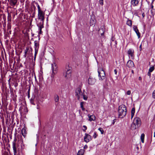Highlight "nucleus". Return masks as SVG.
<instances>
[{"mask_svg":"<svg viewBox=\"0 0 155 155\" xmlns=\"http://www.w3.org/2000/svg\"><path fill=\"white\" fill-rule=\"evenodd\" d=\"M118 112L119 116L120 118H123L126 114L127 109L126 106L124 104L119 106Z\"/></svg>","mask_w":155,"mask_h":155,"instance_id":"1","label":"nucleus"},{"mask_svg":"<svg viewBox=\"0 0 155 155\" xmlns=\"http://www.w3.org/2000/svg\"><path fill=\"white\" fill-rule=\"evenodd\" d=\"M35 4L37 6L38 9V19L42 21L41 23H44V21L45 19V13L44 12H43V11L41 10L40 7L38 3H35Z\"/></svg>","mask_w":155,"mask_h":155,"instance_id":"2","label":"nucleus"},{"mask_svg":"<svg viewBox=\"0 0 155 155\" xmlns=\"http://www.w3.org/2000/svg\"><path fill=\"white\" fill-rule=\"evenodd\" d=\"M19 145L16 143V139L14 140L12 142V147L13 148L14 155H17V150L18 152H19Z\"/></svg>","mask_w":155,"mask_h":155,"instance_id":"3","label":"nucleus"},{"mask_svg":"<svg viewBox=\"0 0 155 155\" xmlns=\"http://www.w3.org/2000/svg\"><path fill=\"white\" fill-rule=\"evenodd\" d=\"M65 71H66L65 77L67 79H69L71 76V71L68 65L66 66Z\"/></svg>","mask_w":155,"mask_h":155,"instance_id":"4","label":"nucleus"},{"mask_svg":"<svg viewBox=\"0 0 155 155\" xmlns=\"http://www.w3.org/2000/svg\"><path fill=\"white\" fill-rule=\"evenodd\" d=\"M98 72L99 80H104L105 79V75L104 71L102 69H101L98 70Z\"/></svg>","mask_w":155,"mask_h":155,"instance_id":"5","label":"nucleus"},{"mask_svg":"<svg viewBox=\"0 0 155 155\" xmlns=\"http://www.w3.org/2000/svg\"><path fill=\"white\" fill-rule=\"evenodd\" d=\"M81 88L78 87L76 88L75 90V96L77 97L78 100H79L81 96H82V94Z\"/></svg>","mask_w":155,"mask_h":155,"instance_id":"6","label":"nucleus"},{"mask_svg":"<svg viewBox=\"0 0 155 155\" xmlns=\"http://www.w3.org/2000/svg\"><path fill=\"white\" fill-rule=\"evenodd\" d=\"M133 122L136 125L137 127H140L141 124V121L140 119L138 117H136L134 119Z\"/></svg>","mask_w":155,"mask_h":155,"instance_id":"7","label":"nucleus"},{"mask_svg":"<svg viewBox=\"0 0 155 155\" xmlns=\"http://www.w3.org/2000/svg\"><path fill=\"white\" fill-rule=\"evenodd\" d=\"M92 139V137L89 134L85 133L84 137V140L86 143L89 142Z\"/></svg>","mask_w":155,"mask_h":155,"instance_id":"8","label":"nucleus"},{"mask_svg":"<svg viewBox=\"0 0 155 155\" xmlns=\"http://www.w3.org/2000/svg\"><path fill=\"white\" fill-rule=\"evenodd\" d=\"M37 26L38 27V30L39 31L38 32V34H42V32L41 31L42 28H44V23L40 22L39 23L37 24Z\"/></svg>","mask_w":155,"mask_h":155,"instance_id":"9","label":"nucleus"},{"mask_svg":"<svg viewBox=\"0 0 155 155\" xmlns=\"http://www.w3.org/2000/svg\"><path fill=\"white\" fill-rule=\"evenodd\" d=\"M134 50L132 49H129L127 51L128 54L130 56L132 59H133L134 58Z\"/></svg>","mask_w":155,"mask_h":155,"instance_id":"10","label":"nucleus"},{"mask_svg":"<svg viewBox=\"0 0 155 155\" xmlns=\"http://www.w3.org/2000/svg\"><path fill=\"white\" fill-rule=\"evenodd\" d=\"M51 68L53 74H55L57 72V67L55 63H53L51 64Z\"/></svg>","mask_w":155,"mask_h":155,"instance_id":"11","label":"nucleus"},{"mask_svg":"<svg viewBox=\"0 0 155 155\" xmlns=\"http://www.w3.org/2000/svg\"><path fill=\"white\" fill-rule=\"evenodd\" d=\"M96 81V80L95 78H91L90 76L88 80V84L91 85L94 84L95 83Z\"/></svg>","mask_w":155,"mask_h":155,"instance_id":"12","label":"nucleus"},{"mask_svg":"<svg viewBox=\"0 0 155 155\" xmlns=\"http://www.w3.org/2000/svg\"><path fill=\"white\" fill-rule=\"evenodd\" d=\"M133 28L134 31L136 33L138 38H139L140 37V34L139 32L137 26L134 25L133 26Z\"/></svg>","mask_w":155,"mask_h":155,"instance_id":"13","label":"nucleus"},{"mask_svg":"<svg viewBox=\"0 0 155 155\" xmlns=\"http://www.w3.org/2000/svg\"><path fill=\"white\" fill-rule=\"evenodd\" d=\"M127 66L129 68H132L134 66V65L133 62L131 60H129L127 63Z\"/></svg>","mask_w":155,"mask_h":155,"instance_id":"14","label":"nucleus"},{"mask_svg":"<svg viewBox=\"0 0 155 155\" xmlns=\"http://www.w3.org/2000/svg\"><path fill=\"white\" fill-rule=\"evenodd\" d=\"M139 2V0H131V5L134 7L137 6L138 5Z\"/></svg>","mask_w":155,"mask_h":155,"instance_id":"15","label":"nucleus"},{"mask_svg":"<svg viewBox=\"0 0 155 155\" xmlns=\"http://www.w3.org/2000/svg\"><path fill=\"white\" fill-rule=\"evenodd\" d=\"M34 44L35 51H38L39 47V41H34Z\"/></svg>","mask_w":155,"mask_h":155,"instance_id":"16","label":"nucleus"},{"mask_svg":"<svg viewBox=\"0 0 155 155\" xmlns=\"http://www.w3.org/2000/svg\"><path fill=\"white\" fill-rule=\"evenodd\" d=\"M104 28L103 27H101L98 31V33L101 34V36L104 35Z\"/></svg>","mask_w":155,"mask_h":155,"instance_id":"17","label":"nucleus"},{"mask_svg":"<svg viewBox=\"0 0 155 155\" xmlns=\"http://www.w3.org/2000/svg\"><path fill=\"white\" fill-rule=\"evenodd\" d=\"M88 117L89 118V120L90 121H94L96 119V117L93 114L92 115H90L88 114Z\"/></svg>","mask_w":155,"mask_h":155,"instance_id":"18","label":"nucleus"},{"mask_svg":"<svg viewBox=\"0 0 155 155\" xmlns=\"http://www.w3.org/2000/svg\"><path fill=\"white\" fill-rule=\"evenodd\" d=\"M18 0H10V4L13 6H15L17 4Z\"/></svg>","mask_w":155,"mask_h":155,"instance_id":"19","label":"nucleus"},{"mask_svg":"<svg viewBox=\"0 0 155 155\" xmlns=\"http://www.w3.org/2000/svg\"><path fill=\"white\" fill-rule=\"evenodd\" d=\"M138 127H137L136 125L133 122L131 124L130 128L132 130H133L137 129Z\"/></svg>","mask_w":155,"mask_h":155,"instance_id":"20","label":"nucleus"},{"mask_svg":"<svg viewBox=\"0 0 155 155\" xmlns=\"http://www.w3.org/2000/svg\"><path fill=\"white\" fill-rule=\"evenodd\" d=\"M135 112V108L134 107H133L131 111V119L133 117L134 115V114Z\"/></svg>","mask_w":155,"mask_h":155,"instance_id":"21","label":"nucleus"},{"mask_svg":"<svg viewBox=\"0 0 155 155\" xmlns=\"http://www.w3.org/2000/svg\"><path fill=\"white\" fill-rule=\"evenodd\" d=\"M84 150L83 149H80L77 155H83Z\"/></svg>","mask_w":155,"mask_h":155,"instance_id":"22","label":"nucleus"},{"mask_svg":"<svg viewBox=\"0 0 155 155\" xmlns=\"http://www.w3.org/2000/svg\"><path fill=\"white\" fill-rule=\"evenodd\" d=\"M29 50V47H26L25 51V54L24 55V57L25 58H26L27 54V52Z\"/></svg>","mask_w":155,"mask_h":155,"instance_id":"23","label":"nucleus"},{"mask_svg":"<svg viewBox=\"0 0 155 155\" xmlns=\"http://www.w3.org/2000/svg\"><path fill=\"white\" fill-rule=\"evenodd\" d=\"M21 134L23 136L25 137V136H26V130L24 129H23L21 130Z\"/></svg>","mask_w":155,"mask_h":155,"instance_id":"24","label":"nucleus"},{"mask_svg":"<svg viewBox=\"0 0 155 155\" xmlns=\"http://www.w3.org/2000/svg\"><path fill=\"white\" fill-rule=\"evenodd\" d=\"M145 135L144 134H142L141 135V140L142 142L143 143L144 142Z\"/></svg>","mask_w":155,"mask_h":155,"instance_id":"25","label":"nucleus"},{"mask_svg":"<svg viewBox=\"0 0 155 155\" xmlns=\"http://www.w3.org/2000/svg\"><path fill=\"white\" fill-rule=\"evenodd\" d=\"M84 102H81L80 103V107L81 108L82 110L83 111H84L85 110V108L84 107L83 104Z\"/></svg>","mask_w":155,"mask_h":155,"instance_id":"26","label":"nucleus"},{"mask_svg":"<svg viewBox=\"0 0 155 155\" xmlns=\"http://www.w3.org/2000/svg\"><path fill=\"white\" fill-rule=\"evenodd\" d=\"M127 25H128L131 26H132V21L130 20H128L127 22Z\"/></svg>","mask_w":155,"mask_h":155,"instance_id":"27","label":"nucleus"},{"mask_svg":"<svg viewBox=\"0 0 155 155\" xmlns=\"http://www.w3.org/2000/svg\"><path fill=\"white\" fill-rule=\"evenodd\" d=\"M154 69V66H152L151 67L149 70V71L150 72H152Z\"/></svg>","mask_w":155,"mask_h":155,"instance_id":"28","label":"nucleus"},{"mask_svg":"<svg viewBox=\"0 0 155 155\" xmlns=\"http://www.w3.org/2000/svg\"><path fill=\"white\" fill-rule=\"evenodd\" d=\"M54 100L56 102H58L59 101V97L58 95L55 96Z\"/></svg>","mask_w":155,"mask_h":155,"instance_id":"29","label":"nucleus"},{"mask_svg":"<svg viewBox=\"0 0 155 155\" xmlns=\"http://www.w3.org/2000/svg\"><path fill=\"white\" fill-rule=\"evenodd\" d=\"M98 130L101 132V134H104V131L102 128L100 127L98 128Z\"/></svg>","mask_w":155,"mask_h":155,"instance_id":"30","label":"nucleus"},{"mask_svg":"<svg viewBox=\"0 0 155 155\" xmlns=\"http://www.w3.org/2000/svg\"><path fill=\"white\" fill-rule=\"evenodd\" d=\"M11 28V25L10 23H8L7 25V30H10Z\"/></svg>","mask_w":155,"mask_h":155,"instance_id":"31","label":"nucleus"},{"mask_svg":"<svg viewBox=\"0 0 155 155\" xmlns=\"http://www.w3.org/2000/svg\"><path fill=\"white\" fill-rule=\"evenodd\" d=\"M82 95L83 96V99L85 100H87V96L84 94L83 93L82 94Z\"/></svg>","mask_w":155,"mask_h":155,"instance_id":"32","label":"nucleus"},{"mask_svg":"<svg viewBox=\"0 0 155 155\" xmlns=\"http://www.w3.org/2000/svg\"><path fill=\"white\" fill-rule=\"evenodd\" d=\"M97 133L96 132H95L94 133L93 137L94 138H96L97 137Z\"/></svg>","mask_w":155,"mask_h":155,"instance_id":"33","label":"nucleus"},{"mask_svg":"<svg viewBox=\"0 0 155 155\" xmlns=\"http://www.w3.org/2000/svg\"><path fill=\"white\" fill-rule=\"evenodd\" d=\"M99 2H100V4L102 5H103V2H104V0H99Z\"/></svg>","mask_w":155,"mask_h":155,"instance_id":"34","label":"nucleus"},{"mask_svg":"<svg viewBox=\"0 0 155 155\" xmlns=\"http://www.w3.org/2000/svg\"><path fill=\"white\" fill-rule=\"evenodd\" d=\"M152 97L154 98H155V90L153 91L152 93Z\"/></svg>","mask_w":155,"mask_h":155,"instance_id":"35","label":"nucleus"},{"mask_svg":"<svg viewBox=\"0 0 155 155\" xmlns=\"http://www.w3.org/2000/svg\"><path fill=\"white\" fill-rule=\"evenodd\" d=\"M83 127L84 128V129H83V131L84 132L85 131V130L87 129V127L85 126L84 125Z\"/></svg>","mask_w":155,"mask_h":155,"instance_id":"36","label":"nucleus"},{"mask_svg":"<svg viewBox=\"0 0 155 155\" xmlns=\"http://www.w3.org/2000/svg\"><path fill=\"white\" fill-rule=\"evenodd\" d=\"M131 94V91L130 90L128 91L127 92V94L128 95H130Z\"/></svg>","mask_w":155,"mask_h":155,"instance_id":"37","label":"nucleus"},{"mask_svg":"<svg viewBox=\"0 0 155 155\" xmlns=\"http://www.w3.org/2000/svg\"><path fill=\"white\" fill-rule=\"evenodd\" d=\"M11 16H10L9 15H8V21H11Z\"/></svg>","mask_w":155,"mask_h":155,"instance_id":"38","label":"nucleus"},{"mask_svg":"<svg viewBox=\"0 0 155 155\" xmlns=\"http://www.w3.org/2000/svg\"><path fill=\"white\" fill-rule=\"evenodd\" d=\"M151 72H149V71L147 73V75L148 76H150H150H151V74H150V73H151Z\"/></svg>","mask_w":155,"mask_h":155,"instance_id":"39","label":"nucleus"},{"mask_svg":"<svg viewBox=\"0 0 155 155\" xmlns=\"http://www.w3.org/2000/svg\"><path fill=\"white\" fill-rule=\"evenodd\" d=\"M116 119H114L113 120V122H112V124L113 125L114 124L115 122H116Z\"/></svg>","mask_w":155,"mask_h":155,"instance_id":"40","label":"nucleus"},{"mask_svg":"<svg viewBox=\"0 0 155 155\" xmlns=\"http://www.w3.org/2000/svg\"><path fill=\"white\" fill-rule=\"evenodd\" d=\"M38 51H35V55H34L35 57H36V55L38 53Z\"/></svg>","mask_w":155,"mask_h":155,"instance_id":"41","label":"nucleus"},{"mask_svg":"<svg viewBox=\"0 0 155 155\" xmlns=\"http://www.w3.org/2000/svg\"><path fill=\"white\" fill-rule=\"evenodd\" d=\"M31 104L34 105H35V104L34 103V102L33 100H31Z\"/></svg>","mask_w":155,"mask_h":155,"instance_id":"42","label":"nucleus"},{"mask_svg":"<svg viewBox=\"0 0 155 155\" xmlns=\"http://www.w3.org/2000/svg\"><path fill=\"white\" fill-rule=\"evenodd\" d=\"M140 50L141 51L142 50V44H141L139 46Z\"/></svg>","mask_w":155,"mask_h":155,"instance_id":"43","label":"nucleus"},{"mask_svg":"<svg viewBox=\"0 0 155 155\" xmlns=\"http://www.w3.org/2000/svg\"><path fill=\"white\" fill-rule=\"evenodd\" d=\"M87 147H88L87 146V145H86L84 146V149H86L87 148Z\"/></svg>","mask_w":155,"mask_h":155,"instance_id":"44","label":"nucleus"},{"mask_svg":"<svg viewBox=\"0 0 155 155\" xmlns=\"http://www.w3.org/2000/svg\"><path fill=\"white\" fill-rule=\"evenodd\" d=\"M114 71V72L115 73V74H117V70L116 69H115Z\"/></svg>","mask_w":155,"mask_h":155,"instance_id":"45","label":"nucleus"},{"mask_svg":"<svg viewBox=\"0 0 155 155\" xmlns=\"http://www.w3.org/2000/svg\"><path fill=\"white\" fill-rule=\"evenodd\" d=\"M142 16L143 18H144L145 16V14L144 12H143L142 14Z\"/></svg>","mask_w":155,"mask_h":155,"instance_id":"46","label":"nucleus"},{"mask_svg":"<svg viewBox=\"0 0 155 155\" xmlns=\"http://www.w3.org/2000/svg\"><path fill=\"white\" fill-rule=\"evenodd\" d=\"M114 37H112V38H111V40L112 41H114Z\"/></svg>","mask_w":155,"mask_h":155,"instance_id":"47","label":"nucleus"},{"mask_svg":"<svg viewBox=\"0 0 155 155\" xmlns=\"http://www.w3.org/2000/svg\"><path fill=\"white\" fill-rule=\"evenodd\" d=\"M34 77H35V81H37V79H36V75H34Z\"/></svg>","mask_w":155,"mask_h":155,"instance_id":"48","label":"nucleus"},{"mask_svg":"<svg viewBox=\"0 0 155 155\" xmlns=\"http://www.w3.org/2000/svg\"><path fill=\"white\" fill-rule=\"evenodd\" d=\"M18 86V83H16L15 84V87H17V86Z\"/></svg>","mask_w":155,"mask_h":155,"instance_id":"49","label":"nucleus"},{"mask_svg":"<svg viewBox=\"0 0 155 155\" xmlns=\"http://www.w3.org/2000/svg\"><path fill=\"white\" fill-rule=\"evenodd\" d=\"M115 45H116L117 44V42L116 41H115Z\"/></svg>","mask_w":155,"mask_h":155,"instance_id":"50","label":"nucleus"},{"mask_svg":"<svg viewBox=\"0 0 155 155\" xmlns=\"http://www.w3.org/2000/svg\"><path fill=\"white\" fill-rule=\"evenodd\" d=\"M153 5H151V8H152V9H153Z\"/></svg>","mask_w":155,"mask_h":155,"instance_id":"51","label":"nucleus"},{"mask_svg":"<svg viewBox=\"0 0 155 155\" xmlns=\"http://www.w3.org/2000/svg\"><path fill=\"white\" fill-rule=\"evenodd\" d=\"M131 72L133 73V74H134V71L133 70H131Z\"/></svg>","mask_w":155,"mask_h":155,"instance_id":"52","label":"nucleus"},{"mask_svg":"<svg viewBox=\"0 0 155 155\" xmlns=\"http://www.w3.org/2000/svg\"><path fill=\"white\" fill-rule=\"evenodd\" d=\"M153 136L154 137H155V131H154V135H153Z\"/></svg>","mask_w":155,"mask_h":155,"instance_id":"53","label":"nucleus"},{"mask_svg":"<svg viewBox=\"0 0 155 155\" xmlns=\"http://www.w3.org/2000/svg\"><path fill=\"white\" fill-rule=\"evenodd\" d=\"M93 132V131L92 130H91L89 133V134H91V133L92 132Z\"/></svg>","mask_w":155,"mask_h":155,"instance_id":"54","label":"nucleus"},{"mask_svg":"<svg viewBox=\"0 0 155 155\" xmlns=\"http://www.w3.org/2000/svg\"><path fill=\"white\" fill-rule=\"evenodd\" d=\"M11 31H10H10H9V34H11Z\"/></svg>","mask_w":155,"mask_h":155,"instance_id":"55","label":"nucleus"},{"mask_svg":"<svg viewBox=\"0 0 155 155\" xmlns=\"http://www.w3.org/2000/svg\"><path fill=\"white\" fill-rule=\"evenodd\" d=\"M35 59H36V57H34V61H35Z\"/></svg>","mask_w":155,"mask_h":155,"instance_id":"56","label":"nucleus"},{"mask_svg":"<svg viewBox=\"0 0 155 155\" xmlns=\"http://www.w3.org/2000/svg\"><path fill=\"white\" fill-rule=\"evenodd\" d=\"M31 50L32 51V48H31Z\"/></svg>","mask_w":155,"mask_h":155,"instance_id":"57","label":"nucleus"},{"mask_svg":"<svg viewBox=\"0 0 155 155\" xmlns=\"http://www.w3.org/2000/svg\"><path fill=\"white\" fill-rule=\"evenodd\" d=\"M139 80H140V79H141V78L140 77H139Z\"/></svg>","mask_w":155,"mask_h":155,"instance_id":"58","label":"nucleus"},{"mask_svg":"<svg viewBox=\"0 0 155 155\" xmlns=\"http://www.w3.org/2000/svg\"><path fill=\"white\" fill-rule=\"evenodd\" d=\"M151 12L152 13V10H151Z\"/></svg>","mask_w":155,"mask_h":155,"instance_id":"59","label":"nucleus"},{"mask_svg":"<svg viewBox=\"0 0 155 155\" xmlns=\"http://www.w3.org/2000/svg\"><path fill=\"white\" fill-rule=\"evenodd\" d=\"M38 37H40V35H38Z\"/></svg>","mask_w":155,"mask_h":155,"instance_id":"60","label":"nucleus"},{"mask_svg":"<svg viewBox=\"0 0 155 155\" xmlns=\"http://www.w3.org/2000/svg\"><path fill=\"white\" fill-rule=\"evenodd\" d=\"M52 76H53V74L52 75H51V77H52Z\"/></svg>","mask_w":155,"mask_h":155,"instance_id":"61","label":"nucleus"},{"mask_svg":"<svg viewBox=\"0 0 155 155\" xmlns=\"http://www.w3.org/2000/svg\"><path fill=\"white\" fill-rule=\"evenodd\" d=\"M37 108L38 109H39L38 107H37Z\"/></svg>","mask_w":155,"mask_h":155,"instance_id":"62","label":"nucleus"}]
</instances>
